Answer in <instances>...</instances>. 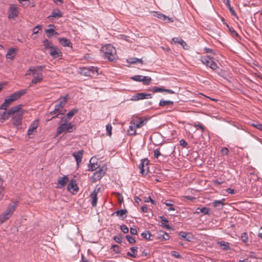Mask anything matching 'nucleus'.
<instances>
[{"label": "nucleus", "instance_id": "39", "mask_svg": "<svg viewBox=\"0 0 262 262\" xmlns=\"http://www.w3.org/2000/svg\"><path fill=\"white\" fill-rule=\"evenodd\" d=\"M141 236L143 238L147 239L148 241H151L152 239L150 238L151 236L150 233L148 231H145L141 234Z\"/></svg>", "mask_w": 262, "mask_h": 262}, {"label": "nucleus", "instance_id": "60", "mask_svg": "<svg viewBox=\"0 0 262 262\" xmlns=\"http://www.w3.org/2000/svg\"><path fill=\"white\" fill-rule=\"evenodd\" d=\"M130 232L132 235H136L137 234V231L136 228H130Z\"/></svg>", "mask_w": 262, "mask_h": 262}, {"label": "nucleus", "instance_id": "64", "mask_svg": "<svg viewBox=\"0 0 262 262\" xmlns=\"http://www.w3.org/2000/svg\"><path fill=\"white\" fill-rule=\"evenodd\" d=\"M80 262H90L83 254L81 255V260Z\"/></svg>", "mask_w": 262, "mask_h": 262}, {"label": "nucleus", "instance_id": "38", "mask_svg": "<svg viewBox=\"0 0 262 262\" xmlns=\"http://www.w3.org/2000/svg\"><path fill=\"white\" fill-rule=\"evenodd\" d=\"M218 244L220 245L222 249L224 250H227L230 248L229 244L228 242H226L225 241H221Z\"/></svg>", "mask_w": 262, "mask_h": 262}, {"label": "nucleus", "instance_id": "49", "mask_svg": "<svg viewBox=\"0 0 262 262\" xmlns=\"http://www.w3.org/2000/svg\"><path fill=\"white\" fill-rule=\"evenodd\" d=\"M142 77L143 76L141 75H135L134 76L132 77L131 79L135 81L141 82Z\"/></svg>", "mask_w": 262, "mask_h": 262}, {"label": "nucleus", "instance_id": "16", "mask_svg": "<svg viewBox=\"0 0 262 262\" xmlns=\"http://www.w3.org/2000/svg\"><path fill=\"white\" fill-rule=\"evenodd\" d=\"M66 110L64 111L63 112H62L61 111H60L58 108H56L55 106V108L54 110L52 111V112H50L48 115L47 116H49L50 115H53L54 114H56L55 116H53L52 117H51L50 119H48L47 120V121H50L55 118H60L59 117V115H63L64 114V113L66 112Z\"/></svg>", "mask_w": 262, "mask_h": 262}, {"label": "nucleus", "instance_id": "45", "mask_svg": "<svg viewBox=\"0 0 262 262\" xmlns=\"http://www.w3.org/2000/svg\"><path fill=\"white\" fill-rule=\"evenodd\" d=\"M46 32L48 33V37L49 38L51 37L53 34H58V33L56 32H55L54 30L53 29L46 30Z\"/></svg>", "mask_w": 262, "mask_h": 262}, {"label": "nucleus", "instance_id": "23", "mask_svg": "<svg viewBox=\"0 0 262 262\" xmlns=\"http://www.w3.org/2000/svg\"><path fill=\"white\" fill-rule=\"evenodd\" d=\"M68 182V178L67 176L60 177L58 179V184L60 185V187H64Z\"/></svg>", "mask_w": 262, "mask_h": 262}, {"label": "nucleus", "instance_id": "51", "mask_svg": "<svg viewBox=\"0 0 262 262\" xmlns=\"http://www.w3.org/2000/svg\"><path fill=\"white\" fill-rule=\"evenodd\" d=\"M112 248L113 249V251L115 252L116 253H120V248L117 245H113Z\"/></svg>", "mask_w": 262, "mask_h": 262}, {"label": "nucleus", "instance_id": "5", "mask_svg": "<svg viewBox=\"0 0 262 262\" xmlns=\"http://www.w3.org/2000/svg\"><path fill=\"white\" fill-rule=\"evenodd\" d=\"M21 109V105L14 106L10 108L7 112L4 111L1 115L0 118L1 121L3 122L4 120L8 119L12 114H15L18 111Z\"/></svg>", "mask_w": 262, "mask_h": 262}, {"label": "nucleus", "instance_id": "54", "mask_svg": "<svg viewBox=\"0 0 262 262\" xmlns=\"http://www.w3.org/2000/svg\"><path fill=\"white\" fill-rule=\"evenodd\" d=\"M252 126L262 131V124L257 123H253L252 124Z\"/></svg>", "mask_w": 262, "mask_h": 262}, {"label": "nucleus", "instance_id": "6", "mask_svg": "<svg viewBox=\"0 0 262 262\" xmlns=\"http://www.w3.org/2000/svg\"><path fill=\"white\" fill-rule=\"evenodd\" d=\"M23 114L24 112L21 110L12 114L11 121L14 126H18L21 124Z\"/></svg>", "mask_w": 262, "mask_h": 262}, {"label": "nucleus", "instance_id": "44", "mask_svg": "<svg viewBox=\"0 0 262 262\" xmlns=\"http://www.w3.org/2000/svg\"><path fill=\"white\" fill-rule=\"evenodd\" d=\"M242 241L244 243H246L248 240V234L246 232H244L242 234L241 236Z\"/></svg>", "mask_w": 262, "mask_h": 262}, {"label": "nucleus", "instance_id": "22", "mask_svg": "<svg viewBox=\"0 0 262 262\" xmlns=\"http://www.w3.org/2000/svg\"><path fill=\"white\" fill-rule=\"evenodd\" d=\"M38 125V123L37 121H35L32 123H31L28 130V135L30 136L31 135L33 134V132L35 131Z\"/></svg>", "mask_w": 262, "mask_h": 262}, {"label": "nucleus", "instance_id": "47", "mask_svg": "<svg viewBox=\"0 0 262 262\" xmlns=\"http://www.w3.org/2000/svg\"><path fill=\"white\" fill-rule=\"evenodd\" d=\"M112 126L111 124H107L106 125V130L107 131V135L108 136H111L112 135Z\"/></svg>", "mask_w": 262, "mask_h": 262}, {"label": "nucleus", "instance_id": "63", "mask_svg": "<svg viewBox=\"0 0 262 262\" xmlns=\"http://www.w3.org/2000/svg\"><path fill=\"white\" fill-rule=\"evenodd\" d=\"M163 92H167L169 94H174V92L170 89H164L163 88Z\"/></svg>", "mask_w": 262, "mask_h": 262}, {"label": "nucleus", "instance_id": "59", "mask_svg": "<svg viewBox=\"0 0 262 262\" xmlns=\"http://www.w3.org/2000/svg\"><path fill=\"white\" fill-rule=\"evenodd\" d=\"M161 156V153L160 151L157 149L154 150V157L156 158H158V157Z\"/></svg>", "mask_w": 262, "mask_h": 262}, {"label": "nucleus", "instance_id": "36", "mask_svg": "<svg viewBox=\"0 0 262 262\" xmlns=\"http://www.w3.org/2000/svg\"><path fill=\"white\" fill-rule=\"evenodd\" d=\"M173 105V102L170 100H160L159 102V105L160 106H164L165 105Z\"/></svg>", "mask_w": 262, "mask_h": 262}, {"label": "nucleus", "instance_id": "3", "mask_svg": "<svg viewBox=\"0 0 262 262\" xmlns=\"http://www.w3.org/2000/svg\"><path fill=\"white\" fill-rule=\"evenodd\" d=\"M17 207L15 202L9 204L7 207L6 210L0 215V225L8 220L14 212Z\"/></svg>", "mask_w": 262, "mask_h": 262}, {"label": "nucleus", "instance_id": "20", "mask_svg": "<svg viewBox=\"0 0 262 262\" xmlns=\"http://www.w3.org/2000/svg\"><path fill=\"white\" fill-rule=\"evenodd\" d=\"M17 14L18 11L17 8L11 5L9 8L8 17L9 18H15L17 16Z\"/></svg>", "mask_w": 262, "mask_h": 262}, {"label": "nucleus", "instance_id": "27", "mask_svg": "<svg viewBox=\"0 0 262 262\" xmlns=\"http://www.w3.org/2000/svg\"><path fill=\"white\" fill-rule=\"evenodd\" d=\"M159 217L162 221L164 222V223H162L161 226L164 228H166L167 229H168V230L170 229L171 227L167 224L168 223V221L164 216H160Z\"/></svg>", "mask_w": 262, "mask_h": 262}, {"label": "nucleus", "instance_id": "57", "mask_svg": "<svg viewBox=\"0 0 262 262\" xmlns=\"http://www.w3.org/2000/svg\"><path fill=\"white\" fill-rule=\"evenodd\" d=\"M228 149L226 147H224L222 149L221 152L224 155H228Z\"/></svg>", "mask_w": 262, "mask_h": 262}, {"label": "nucleus", "instance_id": "62", "mask_svg": "<svg viewBox=\"0 0 262 262\" xmlns=\"http://www.w3.org/2000/svg\"><path fill=\"white\" fill-rule=\"evenodd\" d=\"M229 7V10L231 12V13L232 14V15H234V16H236V13L235 12V11L234 10L233 8L231 6H228Z\"/></svg>", "mask_w": 262, "mask_h": 262}, {"label": "nucleus", "instance_id": "24", "mask_svg": "<svg viewBox=\"0 0 262 262\" xmlns=\"http://www.w3.org/2000/svg\"><path fill=\"white\" fill-rule=\"evenodd\" d=\"M129 129L127 130L128 134L130 136H135L137 135L136 129L137 128L134 124H132V121L130 123Z\"/></svg>", "mask_w": 262, "mask_h": 262}, {"label": "nucleus", "instance_id": "56", "mask_svg": "<svg viewBox=\"0 0 262 262\" xmlns=\"http://www.w3.org/2000/svg\"><path fill=\"white\" fill-rule=\"evenodd\" d=\"M41 29V26H37L33 28L34 34L38 33L39 30Z\"/></svg>", "mask_w": 262, "mask_h": 262}, {"label": "nucleus", "instance_id": "48", "mask_svg": "<svg viewBox=\"0 0 262 262\" xmlns=\"http://www.w3.org/2000/svg\"><path fill=\"white\" fill-rule=\"evenodd\" d=\"M227 27L228 28L229 31L232 33L233 36L239 37V35L236 31H235L232 27H229L228 25H227Z\"/></svg>", "mask_w": 262, "mask_h": 262}, {"label": "nucleus", "instance_id": "15", "mask_svg": "<svg viewBox=\"0 0 262 262\" xmlns=\"http://www.w3.org/2000/svg\"><path fill=\"white\" fill-rule=\"evenodd\" d=\"M172 41L174 43H178L185 50H188L190 48L189 46L181 37H173L172 39Z\"/></svg>", "mask_w": 262, "mask_h": 262}, {"label": "nucleus", "instance_id": "25", "mask_svg": "<svg viewBox=\"0 0 262 262\" xmlns=\"http://www.w3.org/2000/svg\"><path fill=\"white\" fill-rule=\"evenodd\" d=\"M60 43L63 47H70L71 45V41L66 38H59Z\"/></svg>", "mask_w": 262, "mask_h": 262}, {"label": "nucleus", "instance_id": "33", "mask_svg": "<svg viewBox=\"0 0 262 262\" xmlns=\"http://www.w3.org/2000/svg\"><path fill=\"white\" fill-rule=\"evenodd\" d=\"M67 102V99L66 98H63L62 100H61L58 104H56L55 106L58 108L60 111H62V109L63 108V106L66 104Z\"/></svg>", "mask_w": 262, "mask_h": 262}, {"label": "nucleus", "instance_id": "12", "mask_svg": "<svg viewBox=\"0 0 262 262\" xmlns=\"http://www.w3.org/2000/svg\"><path fill=\"white\" fill-rule=\"evenodd\" d=\"M33 77L34 78L30 83V86H32L33 84L40 83L43 80V77L41 71L37 72V75Z\"/></svg>", "mask_w": 262, "mask_h": 262}, {"label": "nucleus", "instance_id": "21", "mask_svg": "<svg viewBox=\"0 0 262 262\" xmlns=\"http://www.w3.org/2000/svg\"><path fill=\"white\" fill-rule=\"evenodd\" d=\"M89 77H94L98 76L99 73L98 72V68L96 67L91 66L89 67Z\"/></svg>", "mask_w": 262, "mask_h": 262}, {"label": "nucleus", "instance_id": "30", "mask_svg": "<svg viewBox=\"0 0 262 262\" xmlns=\"http://www.w3.org/2000/svg\"><path fill=\"white\" fill-rule=\"evenodd\" d=\"M62 16V13L59 10H53L49 17L60 18Z\"/></svg>", "mask_w": 262, "mask_h": 262}, {"label": "nucleus", "instance_id": "17", "mask_svg": "<svg viewBox=\"0 0 262 262\" xmlns=\"http://www.w3.org/2000/svg\"><path fill=\"white\" fill-rule=\"evenodd\" d=\"M83 152L84 151L83 150H80L77 151H75L72 154V156L75 158L77 163V165L78 166L81 162Z\"/></svg>", "mask_w": 262, "mask_h": 262}, {"label": "nucleus", "instance_id": "18", "mask_svg": "<svg viewBox=\"0 0 262 262\" xmlns=\"http://www.w3.org/2000/svg\"><path fill=\"white\" fill-rule=\"evenodd\" d=\"M50 54L53 58H56L57 57H60L62 56V53L59 50V49L53 46L51 47L50 49Z\"/></svg>", "mask_w": 262, "mask_h": 262}, {"label": "nucleus", "instance_id": "40", "mask_svg": "<svg viewBox=\"0 0 262 262\" xmlns=\"http://www.w3.org/2000/svg\"><path fill=\"white\" fill-rule=\"evenodd\" d=\"M151 81V78L148 76H143L142 78V82L144 85H149Z\"/></svg>", "mask_w": 262, "mask_h": 262}, {"label": "nucleus", "instance_id": "52", "mask_svg": "<svg viewBox=\"0 0 262 262\" xmlns=\"http://www.w3.org/2000/svg\"><path fill=\"white\" fill-rule=\"evenodd\" d=\"M171 254L172 256H174L176 258H181L182 257L181 255L179 253V252L176 251H171Z\"/></svg>", "mask_w": 262, "mask_h": 262}, {"label": "nucleus", "instance_id": "9", "mask_svg": "<svg viewBox=\"0 0 262 262\" xmlns=\"http://www.w3.org/2000/svg\"><path fill=\"white\" fill-rule=\"evenodd\" d=\"M67 189L73 194H75L78 191L79 187L77 186L75 180L72 179L70 181L68 185Z\"/></svg>", "mask_w": 262, "mask_h": 262}, {"label": "nucleus", "instance_id": "7", "mask_svg": "<svg viewBox=\"0 0 262 262\" xmlns=\"http://www.w3.org/2000/svg\"><path fill=\"white\" fill-rule=\"evenodd\" d=\"M202 63L213 70L216 69L218 67L212 58L209 56H203L201 59Z\"/></svg>", "mask_w": 262, "mask_h": 262}, {"label": "nucleus", "instance_id": "35", "mask_svg": "<svg viewBox=\"0 0 262 262\" xmlns=\"http://www.w3.org/2000/svg\"><path fill=\"white\" fill-rule=\"evenodd\" d=\"M225 201V199H223L221 200H215L212 203L213 206L214 207H217L220 206H222L224 204Z\"/></svg>", "mask_w": 262, "mask_h": 262}, {"label": "nucleus", "instance_id": "46", "mask_svg": "<svg viewBox=\"0 0 262 262\" xmlns=\"http://www.w3.org/2000/svg\"><path fill=\"white\" fill-rule=\"evenodd\" d=\"M196 210H199L201 212L204 213V214H209V209L208 208H206V207H203L201 208H197Z\"/></svg>", "mask_w": 262, "mask_h": 262}, {"label": "nucleus", "instance_id": "34", "mask_svg": "<svg viewBox=\"0 0 262 262\" xmlns=\"http://www.w3.org/2000/svg\"><path fill=\"white\" fill-rule=\"evenodd\" d=\"M79 73L81 75L85 76H89V67H82L80 68Z\"/></svg>", "mask_w": 262, "mask_h": 262}, {"label": "nucleus", "instance_id": "26", "mask_svg": "<svg viewBox=\"0 0 262 262\" xmlns=\"http://www.w3.org/2000/svg\"><path fill=\"white\" fill-rule=\"evenodd\" d=\"M179 235L180 236H181L185 240L188 241V242L191 241V237L189 233L184 232V231H181L179 232Z\"/></svg>", "mask_w": 262, "mask_h": 262}, {"label": "nucleus", "instance_id": "32", "mask_svg": "<svg viewBox=\"0 0 262 262\" xmlns=\"http://www.w3.org/2000/svg\"><path fill=\"white\" fill-rule=\"evenodd\" d=\"M93 158L90 160V164L89 165V170L93 171L96 170L98 168V164L92 162Z\"/></svg>", "mask_w": 262, "mask_h": 262}, {"label": "nucleus", "instance_id": "11", "mask_svg": "<svg viewBox=\"0 0 262 262\" xmlns=\"http://www.w3.org/2000/svg\"><path fill=\"white\" fill-rule=\"evenodd\" d=\"M132 124H134L136 128H140L146 124L147 119L143 117H139L136 119H133L132 121Z\"/></svg>", "mask_w": 262, "mask_h": 262}, {"label": "nucleus", "instance_id": "43", "mask_svg": "<svg viewBox=\"0 0 262 262\" xmlns=\"http://www.w3.org/2000/svg\"><path fill=\"white\" fill-rule=\"evenodd\" d=\"M43 45L46 49H51L53 46L52 45V42L48 39H45L43 41Z\"/></svg>", "mask_w": 262, "mask_h": 262}, {"label": "nucleus", "instance_id": "2", "mask_svg": "<svg viewBox=\"0 0 262 262\" xmlns=\"http://www.w3.org/2000/svg\"><path fill=\"white\" fill-rule=\"evenodd\" d=\"M101 51L103 53L104 58L113 61L116 59L117 54L116 49L111 45L108 44L102 47Z\"/></svg>", "mask_w": 262, "mask_h": 262}, {"label": "nucleus", "instance_id": "19", "mask_svg": "<svg viewBox=\"0 0 262 262\" xmlns=\"http://www.w3.org/2000/svg\"><path fill=\"white\" fill-rule=\"evenodd\" d=\"M105 172L101 168L96 171L93 173V179L94 182L99 180L104 175Z\"/></svg>", "mask_w": 262, "mask_h": 262}, {"label": "nucleus", "instance_id": "4", "mask_svg": "<svg viewBox=\"0 0 262 262\" xmlns=\"http://www.w3.org/2000/svg\"><path fill=\"white\" fill-rule=\"evenodd\" d=\"M75 129V125H72L71 123H62L57 128L56 136H58L65 131H67L68 133H71Z\"/></svg>", "mask_w": 262, "mask_h": 262}, {"label": "nucleus", "instance_id": "37", "mask_svg": "<svg viewBox=\"0 0 262 262\" xmlns=\"http://www.w3.org/2000/svg\"><path fill=\"white\" fill-rule=\"evenodd\" d=\"M78 110L77 108H73V110H71L66 115L67 118L70 120L74 115H75L78 112Z\"/></svg>", "mask_w": 262, "mask_h": 262}, {"label": "nucleus", "instance_id": "42", "mask_svg": "<svg viewBox=\"0 0 262 262\" xmlns=\"http://www.w3.org/2000/svg\"><path fill=\"white\" fill-rule=\"evenodd\" d=\"M127 62L132 64L136 63L137 62H140L142 63V60L141 59H139L135 57L130 58L128 60H127Z\"/></svg>", "mask_w": 262, "mask_h": 262}, {"label": "nucleus", "instance_id": "10", "mask_svg": "<svg viewBox=\"0 0 262 262\" xmlns=\"http://www.w3.org/2000/svg\"><path fill=\"white\" fill-rule=\"evenodd\" d=\"M151 98V94L145 93H137L135 95L133 96L132 100L138 101L144 99H148Z\"/></svg>", "mask_w": 262, "mask_h": 262}, {"label": "nucleus", "instance_id": "31", "mask_svg": "<svg viewBox=\"0 0 262 262\" xmlns=\"http://www.w3.org/2000/svg\"><path fill=\"white\" fill-rule=\"evenodd\" d=\"M162 234H159L158 236V238L161 239V241H167L169 239V235L168 234L164 231H161Z\"/></svg>", "mask_w": 262, "mask_h": 262}, {"label": "nucleus", "instance_id": "8", "mask_svg": "<svg viewBox=\"0 0 262 262\" xmlns=\"http://www.w3.org/2000/svg\"><path fill=\"white\" fill-rule=\"evenodd\" d=\"M148 163L149 161L147 159H144L141 160L139 166L140 173L142 175H146L148 172Z\"/></svg>", "mask_w": 262, "mask_h": 262}, {"label": "nucleus", "instance_id": "41", "mask_svg": "<svg viewBox=\"0 0 262 262\" xmlns=\"http://www.w3.org/2000/svg\"><path fill=\"white\" fill-rule=\"evenodd\" d=\"M148 91L153 93L163 92V87L159 88L157 86H153L152 88L149 89Z\"/></svg>", "mask_w": 262, "mask_h": 262}, {"label": "nucleus", "instance_id": "28", "mask_svg": "<svg viewBox=\"0 0 262 262\" xmlns=\"http://www.w3.org/2000/svg\"><path fill=\"white\" fill-rule=\"evenodd\" d=\"M16 51V49L14 48H11L9 49L6 54V58L7 59H13L14 58V53Z\"/></svg>", "mask_w": 262, "mask_h": 262}, {"label": "nucleus", "instance_id": "14", "mask_svg": "<svg viewBox=\"0 0 262 262\" xmlns=\"http://www.w3.org/2000/svg\"><path fill=\"white\" fill-rule=\"evenodd\" d=\"M42 66H38L36 68L34 67H31L27 71L26 75L32 74L33 76L37 75V72L41 71L42 72Z\"/></svg>", "mask_w": 262, "mask_h": 262}, {"label": "nucleus", "instance_id": "53", "mask_svg": "<svg viewBox=\"0 0 262 262\" xmlns=\"http://www.w3.org/2000/svg\"><path fill=\"white\" fill-rule=\"evenodd\" d=\"M120 229L121 231L124 233H127L128 232V228L125 225H121L120 227Z\"/></svg>", "mask_w": 262, "mask_h": 262}, {"label": "nucleus", "instance_id": "1", "mask_svg": "<svg viewBox=\"0 0 262 262\" xmlns=\"http://www.w3.org/2000/svg\"><path fill=\"white\" fill-rule=\"evenodd\" d=\"M27 89H23L11 94L7 98L5 99L4 102L0 106V109L6 111L12 102L20 98L27 92Z\"/></svg>", "mask_w": 262, "mask_h": 262}, {"label": "nucleus", "instance_id": "58", "mask_svg": "<svg viewBox=\"0 0 262 262\" xmlns=\"http://www.w3.org/2000/svg\"><path fill=\"white\" fill-rule=\"evenodd\" d=\"M180 144L184 147H186L188 145L187 143L184 139L180 141Z\"/></svg>", "mask_w": 262, "mask_h": 262}, {"label": "nucleus", "instance_id": "13", "mask_svg": "<svg viewBox=\"0 0 262 262\" xmlns=\"http://www.w3.org/2000/svg\"><path fill=\"white\" fill-rule=\"evenodd\" d=\"M100 189L95 188L94 191L91 193L90 198L91 200V204L93 207H95L97 206V193L99 192Z\"/></svg>", "mask_w": 262, "mask_h": 262}, {"label": "nucleus", "instance_id": "29", "mask_svg": "<svg viewBox=\"0 0 262 262\" xmlns=\"http://www.w3.org/2000/svg\"><path fill=\"white\" fill-rule=\"evenodd\" d=\"M127 211L126 209H121L117 210L116 213L117 215L122 217V219H125L127 216Z\"/></svg>", "mask_w": 262, "mask_h": 262}, {"label": "nucleus", "instance_id": "55", "mask_svg": "<svg viewBox=\"0 0 262 262\" xmlns=\"http://www.w3.org/2000/svg\"><path fill=\"white\" fill-rule=\"evenodd\" d=\"M68 120L69 119L67 118V116L62 117V118H61V119H60V122H59V125H60V124L62 123H67V122H68Z\"/></svg>", "mask_w": 262, "mask_h": 262}, {"label": "nucleus", "instance_id": "61", "mask_svg": "<svg viewBox=\"0 0 262 262\" xmlns=\"http://www.w3.org/2000/svg\"><path fill=\"white\" fill-rule=\"evenodd\" d=\"M113 238L114 241L117 243L120 244L122 242L121 238L118 236H115Z\"/></svg>", "mask_w": 262, "mask_h": 262}, {"label": "nucleus", "instance_id": "50", "mask_svg": "<svg viewBox=\"0 0 262 262\" xmlns=\"http://www.w3.org/2000/svg\"><path fill=\"white\" fill-rule=\"evenodd\" d=\"M126 238L130 244H134L136 242L135 238L132 237L129 235H126Z\"/></svg>", "mask_w": 262, "mask_h": 262}]
</instances>
